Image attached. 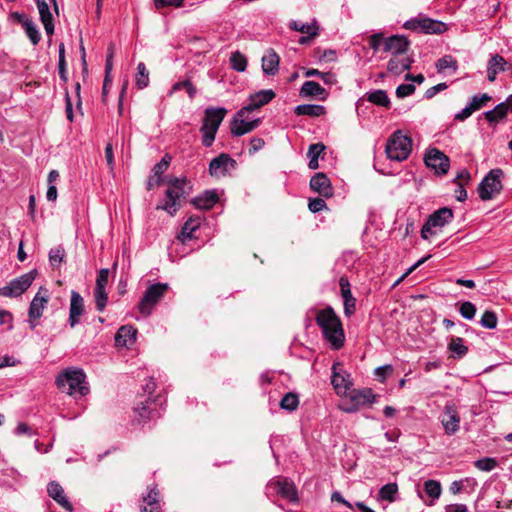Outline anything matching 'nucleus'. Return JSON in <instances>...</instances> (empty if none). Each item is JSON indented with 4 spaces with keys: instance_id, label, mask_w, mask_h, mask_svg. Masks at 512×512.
Returning <instances> with one entry per match:
<instances>
[{
    "instance_id": "nucleus-1",
    "label": "nucleus",
    "mask_w": 512,
    "mask_h": 512,
    "mask_svg": "<svg viewBox=\"0 0 512 512\" xmlns=\"http://www.w3.org/2000/svg\"><path fill=\"white\" fill-rule=\"evenodd\" d=\"M162 185H166V197L162 204V210L168 212L171 216L175 215L182 206L186 195L191 191L190 182L185 177H173L167 175L162 177Z\"/></svg>"
},
{
    "instance_id": "nucleus-2",
    "label": "nucleus",
    "mask_w": 512,
    "mask_h": 512,
    "mask_svg": "<svg viewBox=\"0 0 512 512\" xmlns=\"http://www.w3.org/2000/svg\"><path fill=\"white\" fill-rule=\"evenodd\" d=\"M316 323L322 334L334 349H340L344 344L342 323L331 307L320 310L316 315Z\"/></svg>"
},
{
    "instance_id": "nucleus-3",
    "label": "nucleus",
    "mask_w": 512,
    "mask_h": 512,
    "mask_svg": "<svg viewBox=\"0 0 512 512\" xmlns=\"http://www.w3.org/2000/svg\"><path fill=\"white\" fill-rule=\"evenodd\" d=\"M86 375L81 369H66L56 379L57 387L69 395L85 396L89 388L85 381Z\"/></svg>"
},
{
    "instance_id": "nucleus-4",
    "label": "nucleus",
    "mask_w": 512,
    "mask_h": 512,
    "mask_svg": "<svg viewBox=\"0 0 512 512\" xmlns=\"http://www.w3.org/2000/svg\"><path fill=\"white\" fill-rule=\"evenodd\" d=\"M227 114L225 108L209 107L205 110L203 124L201 126L202 144L205 147H210L214 140L216 133Z\"/></svg>"
},
{
    "instance_id": "nucleus-5",
    "label": "nucleus",
    "mask_w": 512,
    "mask_h": 512,
    "mask_svg": "<svg viewBox=\"0 0 512 512\" xmlns=\"http://www.w3.org/2000/svg\"><path fill=\"white\" fill-rule=\"evenodd\" d=\"M411 149V138L403 135L401 131H396L388 139L385 152L391 160L404 161L410 155Z\"/></svg>"
},
{
    "instance_id": "nucleus-6",
    "label": "nucleus",
    "mask_w": 512,
    "mask_h": 512,
    "mask_svg": "<svg viewBox=\"0 0 512 512\" xmlns=\"http://www.w3.org/2000/svg\"><path fill=\"white\" fill-rule=\"evenodd\" d=\"M503 171L500 168L492 169L478 185V194L481 200L488 201L499 194L503 188Z\"/></svg>"
},
{
    "instance_id": "nucleus-7",
    "label": "nucleus",
    "mask_w": 512,
    "mask_h": 512,
    "mask_svg": "<svg viewBox=\"0 0 512 512\" xmlns=\"http://www.w3.org/2000/svg\"><path fill=\"white\" fill-rule=\"evenodd\" d=\"M453 211L448 207H443L433 212L426 220L421 229V237L428 239L429 236L436 234L435 228H442L452 221Z\"/></svg>"
},
{
    "instance_id": "nucleus-8",
    "label": "nucleus",
    "mask_w": 512,
    "mask_h": 512,
    "mask_svg": "<svg viewBox=\"0 0 512 512\" xmlns=\"http://www.w3.org/2000/svg\"><path fill=\"white\" fill-rule=\"evenodd\" d=\"M36 271H30L10 281L6 286L0 288V295L5 297H18L22 295L33 283Z\"/></svg>"
},
{
    "instance_id": "nucleus-9",
    "label": "nucleus",
    "mask_w": 512,
    "mask_h": 512,
    "mask_svg": "<svg viewBox=\"0 0 512 512\" xmlns=\"http://www.w3.org/2000/svg\"><path fill=\"white\" fill-rule=\"evenodd\" d=\"M160 301V283L150 285L138 303V309L142 316H149Z\"/></svg>"
},
{
    "instance_id": "nucleus-10",
    "label": "nucleus",
    "mask_w": 512,
    "mask_h": 512,
    "mask_svg": "<svg viewBox=\"0 0 512 512\" xmlns=\"http://www.w3.org/2000/svg\"><path fill=\"white\" fill-rule=\"evenodd\" d=\"M445 433L454 435L460 429V416L457 407L453 403H447L443 413L439 417Z\"/></svg>"
},
{
    "instance_id": "nucleus-11",
    "label": "nucleus",
    "mask_w": 512,
    "mask_h": 512,
    "mask_svg": "<svg viewBox=\"0 0 512 512\" xmlns=\"http://www.w3.org/2000/svg\"><path fill=\"white\" fill-rule=\"evenodd\" d=\"M331 383L338 395L346 394L353 385L350 374L343 370L340 363L332 366Z\"/></svg>"
},
{
    "instance_id": "nucleus-12",
    "label": "nucleus",
    "mask_w": 512,
    "mask_h": 512,
    "mask_svg": "<svg viewBox=\"0 0 512 512\" xmlns=\"http://www.w3.org/2000/svg\"><path fill=\"white\" fill-rule=\"evenodd\" d=\"M268 491L273 490L282 498L287 499L290 502L298 501V492L295 484L287 478H279L275 481H271L267 485Z\"/></svg>"
},
{
    "instance_id": "nucleus-13",
    "label": "nucleus",
    "mask_w": 512,
    "mask_h": 512,
    "mask_svg": "<svg viewBox=\"0 0 512 512\" xmlns=\"http://www.w3.org/2000/svg\"><path fill=\"white\" fill-rule=\"evenodd\" d=\"M425 164L434 169L438 174H446L449 170V158L439 149H428L425 158Z\"/></svg>"
},
{
    "instance_id": "nucleus-14",
    "label": "nucleus",
    "mask_w": 512,
    "mask_h": 512,
    "mask_svg": "<svg viewBox=\"0 0 512 512\" xmlns=\"http://www.w3.org/2000/svg\"><path fill=\"white\" fill-rule=\"evenodd\" d=\"M247 113L240 116V110L235 114L230 124V131L234 136H242L253 131L260 124V119L250 120L246 117Z\"/></svg>"
},
{
    "instance_id": "nucleus-15",
    "label": "nucleus",
    "mask_w": 512,
    "mask_h": 512,
    "mask_svg": "<svg viewBox=\"0 0 512 512\" xmlns=\"http://www.w3.org/2000/svg\"><path fill=\"white\" fill-rule=\"evenodd\" d=\"M49 296L47 294V290H43L42 288L36 293L34 298L32 299L28 311L29 323L31 328H35L36 324L33 323V320H36L42 316L43 310L48 303Z\"/></svg>"
},
{
    "instance_id": "nucleus-16",
    "label": "nucleus",
    "mask_w": 512,
    "mask_h": 512,
    "mask_svg": "<svg viewBox=\"0 0 512 512\" xmlns=\"http://www.w3.org/2000/svg\"><path fill=\"white\" fill-rule=\"evenodd\" d=\"M236 161L226 153H221L219 156L211 160L209 164V172L211 176L222 177L225 176L229 168H234Z\"/></svg>"
},
{
    "instance_id": "nucleus-17",
    "label": "nucleus",
    "mask_w": 512,
    "mask_h": 512,
    "mask_svg": "<svg viewBox=\"0 0 512 512\" xmlns=\"http://www.w3.org/2000/svg\"><path fill=\"white\" fill-rule=\"evenodd\" d=\"M275 97V92L271 89L261 90L250 96L249 103L240 109V115L256 110L268 104Z\"/></svg>"
},
{
    "instance_id": "nucleus-18",
    "label": "nucleus",
    "mask_w": 512,
    "mask_h": 512,
    "mask_svg": "<svg viewBox=\"0 0 512 512\" xmlns=\"http://www.w3.org/2000/svg\"><path fill=\"white\" fill-rule=\"evenodd\" d=\"M310 188L322 197L330 198L333 196L331 181L327 175L322 172H318L312 176L310 179Z\"/></svg>"
},
{
    "instance_id": "nucleus-19",
    "label": "nucleus",
    "mask_w": 512,
    "mask_h": 512,
    "mask_svg": "<svg viewBox=\"0 0 512 512\" xmlns=\"http://www.w3.org/2000/svg\"><path fill=\"white\" fill-rule=\"evenodd\" d=\"M410 41L403 35H392L384 40V51L394 55L403 54L408 50Z\"/></svg>"
},
{
    "instance_id": "nucleus-20",
    "label": "nucleus",
    "mask_w": 512,
    "mask_h": 512,
    "mask_svg": "<svg viewBox=\"0 0 512 512\" xmlns=\"http://www.w3.org/2000/svg\"><path fill=\"white\" fill-rule=\"evenodd\" d=\"M84 312L83 297L76 291H72L69 309V325L71 328L79 323V318Z\"/></svg>"
},
{
    "instance_id": "nucleus-21",
    "label": "nucleus",
    "mask_w": 512,
    "mask_h": 512,
    "mask_svg": "<svg viewBox=\"0 0 512 512\" xmlns=\"http://www.w3.org/2000/svg\"><path fill=\"white\" fill-rule=\"evenodd\" d=\"M136 335L137 330L132 325H123L115 334V345L130 348L136 341Z\"/></svg>"
},
{
    "instance_id": "nucleus-22",
    "label": "nucleus",
    "mask_w": 512,
    "mask_h": 512,
    "mask_svg": "<svg viewBox=\"0 0 512 512\" xmlns=\"http://www.w3.org/2000/svg\"><path fill=\"white\" fill-rule=\"evenodd\" d=\"M350 402H353L359 409L366 405H371L376 401V395L372 389H353L349 393Z\"/></svg>"
},
{
    "instance_id": "nucleus-23",
    "label": "nucleus",
    "mask_w": 512,
    "mask_h": 512,
    "mask_svg": "<svg viewBox=\"0 0 512 512\" xmlns=\"http://www.w3.org/2000/svg\"><path fill=\"white\" fill-rule=\"evenodd\" d=\"M48 495L55 500L61 507L67 511H72L73 507L65 496L64 489L56 481H51L47 485Z\"/></svg>"
},
{
    "instance_id": "nucleus-24",
    "label": "nucleus",
    "mask_w": 512,
    "mask_h": 512,
    "mask_svg": "<svg viewBox=\"0 0 512 512\" xmlns=\"http://www.w3.org/2000/svg\"><path fill=\"white\" fill-rule=\"evenodd\" d=\"M159 491L157 485L149 489L147 495L142 497L140 502V512H160V504L158 501Z\"/></svg>"
},
{
    "instance_id": "nucleus-25",
    "label": "nucleus",
    "mask_w": 512,
    "mask_h": 512,
    "mask_svg": "<svg viewBox=\"0 0 512 512\" xmlns=\"http://www.w3.org/2000/svg\"><path fill=\"white\" fill-rule=\"evenodd\" d=\"M448 30L446 23L429 17H420V32L424 34H443Z\"/></svg>"
},
{
    "instance_id": "nucleus-26",
    "label": "nucleus",
    "mask_w": 512,
    "mask_h": 512,
    "mask_svg": "<svg viewBox=\"0 0 512 512\" xmlns=\"http://www.w3.org/2000/svg\"><path fill=\"white\" fill-rule=\"evenodd\" d=\"M279 61L277 53L273 49H268L261 59L263 73L269 76L276 75L279 71Z\"/></svg>"
},
{
    "instance_id": "nucleus-27",
    "label": "nucleus",
    "mask_w": 512,
    "mask_h": 512,
    "mask_svg": "<svg viewBox=\"0 0 512 512\" xmlns=\"http://www.w3.org/2000/svg\"><path fill=\"white\" fill-rule=\"evenodd\" d=\"M302 97H312L320 100H325L328 93L326 90L315 81H305L299 92Z\"/></svg>"
},
{
    "instance_id": "nucleus-28",
    "label": "nucleus",
    "mask_w": 512,
    "mask_h": 512,
    "mask_svg": "<svg viewBox=\"0 0 512 512\" xmlns=\"http://www.w3.org/2000/svg\"><path fill=\"white\" fill-rule=\"evenodd\" d=\"M35 2L46 34L52 35L54 33L53 16L50 12L47 2L45 0H35Z\"/></svg>"
},
{
    "instance_id": "nucleus-29",
    "label": "nucleus",
    "mask_w": 512,
    "mask_h": 512,
    "mask_svg": "<svg viewBox=\"0 0 512 512\" xmlns=\"http://www.w3.org/2000/svg\"><path fill=\"white\" fill-rule=\"evenodd\" d=\"M298 116L320 117L326 114V108L319 104H301L295 107Z\"/></svg>"
},
{
    "instance_id": "nucleus-30",
    "label": "nucleus",
    "mask_w": 512,
    "mask_h": 512,
    "mask_svg": "<svg viewBox=\"0 0 512 512\" xmlns=\"http://www.w3.org/2000/svg\"><path fill=\"white\" fill-rule=\"evenodd\" d=\"M17 19L21 22L23 29L27 37L30 39L33 45H37L40 42L41 35L37 25L31 19H23V16L16 14Z\"/></svg>"
},
{
    "instance_id": "nucleus-31",
    "label": "nucleus",
    "mask_w": 512,
    "mask_h": 512,
    "mask_svg": "<svg viewBox=\"0 0 512 512\" xmlns=\"http://www.w3.org/2000/svg\"><path fill=\"white\" fill-rule=\"evenodd\" d=\"M413 60L409 57L402 58H391L387 63V70L392 73L399 75L405 70H409L411 68Z\"/></svg>"
},
{
    "instance_id": "nucleus-32",
    "label": "nucleus",
    "mask_w": 512,
    "mask_h": 512,
    "mask_svg": "<svg viewBox=\"0 0 512 512\" xmlns=\"http://www.w3.org/2000/svg\"><path fill=\"white\" fill-rule=\"evenodd\" d=\"M141 407H137L135 411L139 416V423H146L147 420L153 417V414L157 413L156 403L154 400H151L150 397L147 398L145 402L141 403Z\"/></svg>"
},
{
    "instance_id": "nucleus-33",
    "label": "nucleus",
    "mask_w": 512,
    "mask_h": 512,
    "mask_svg": "<svg viewBox=\"0 0 512 512\" xmlns=\"http://www.w3.org/2000/svg\"><path fill=\"white\" fill-rule=\"evenodd\" d=\"M218 201V195L214 191H205L202 195L196 197L193 201L194 205L199 209H210Z\"/></svg>"
},
{
    "instance_id": "nucleus-34",
    "label": "nucleus",
    "mask_w": 512,
    "mask_h": 512,
    "mask_svg": "<svg viewBox=\"0 0 512 512\" xmlns=\"http://www.w3.org/2000/svg\"><path fill=\"white\" fill-rule=\"evenodd\" d=\"M448 350L452 352L453 358H462L468 352V347L464 344L461 337H452L448 343Z\"/></svg>"
},
{
    "instance_id": "nucleus-35",
    "label": "nucleus",
    "mask_w": 512,
    "mask_h": 512,
    "mask_svg": "<svg viewBox=\"0 0 512 512\" xmlns=\"http://www.w3.org/2000/svg\"><path fill=\"white\" fill-rule=\"evenodd\" d=\"M290 28L292 30L299 31L302 34L309 35L310 37H316L319 31L316 21H313L311 24L293 21L290 24Z\"/></svg>"
},
{
    "instance_id": "nucleus-36",
    "label": "nucleus",
    "mask_w": 512,
    "mask_h": 512,
    "mask_svg": "<svg viewBox=\"0 0 512 512\" xmlns=\"http://www.w3.org/2000/svg\"><path fill=\"white\" fill-rule=\"evenodd\" d=\"M436 69L438 73H443L447 69H451L455 73L458 69V62L451 55H445L437 60Z\"/></svg>"
},
{
    "instance_id": "nucleus-37",
    "label": "nucleus",
    "mask_w": 512,
    "mask_h": 512,
    "mask_svg": "<svg viewBox=\"0 0 512 512\" xmlns=\"http://www.w3.org/2000/svg\"><path fill=\"white\" fill-rule=\"evenodd\" d=\"M507 113L506 104L500 103L494 109L486 111L484 115L488 122L493 123L505 118Z\"/></svg>"
},
{
    "instance_id": "nucleus-38",
    "label": "nucleus",
    "mask_w": 512,
    "mask_h": 512,
    "mask_svg": "<svg viewBox=\"0 0 512 512\" xmlns=\"http://www.w3.org/2000/svg\"><path fill=\"white\" fill-rule=\"evenodd\" d=\"M368 101L371 103L389 108L390 107V99L384 90H375L373 92H370L367 96Z\"/></svg>"
},
{
    "instance_id": "nucleus-39",
    "label": "nucleus",
    "mask_w": 512,
    "mask_h": 512,
    "mask_svg": "<svg viewBox=\"0 0 512 512\" xmlns=\"http://www.w3.org/2000/svg\"><path fill=\"white\" fill-rule=\"evenodd\" d=\"M135 83L138 89H144L149 84V72L143 62L138 63Z\"/></svg>"
},
{
    "instance_id": "nucleus-40",
    "label": "nucleus",
    "mask_w": 512,
    "mask_h": 512,
    "mask_svg": "<svg viewBox=\"0 0 512 512\" xmlns=\"http://www.w3.org/2000/svg\"><path fill=\"white\" fill-rule=\"evenodd\" d=\"M398 493V485L396 483H388L383 485L379 490V499L393 502Z\"/></svg>"
},
{
    "instance_id": "nucleus-41",
    "label": "nucleus",
    "mask_w": 512,
    "mask_h": 512,
    "mask_svg": "<svg viewBox=\"0 0 512 512\" xmlns=\"http://www.w3.org/2000/svg\"><path fill=\"white\" fill-rule=\"evenodd\" d=\"M298 405L299 397L296 393L293 392L286 393L280 401V407L290 412L296 410Z\"/></svg>"
},
{
    "instance_id": "nucleus-42",
    "label": "nucleus",
    "mask_w": 512,
    "mask_h": 512,
    "mask_svg": "<svg viewBox=\"0 0 512 512\" xmlns=\"http://www.w3.org/2000/svg\"><path fill=\"white\" fill-rule=\"evenodd\" d=\"M231 67L238 71L244 72L247 67V58L239 51H235L230 56Z\"/></svg>"
},
{
    "instance_id": "nucleus-43",
    "label": "nucleus",
    "mask_w": 512,
    "mask_h": 512,
    "mask_svg": "<svg viewBox=\"0 0 512 512\" xmlns=\"http://www.w3.org/2000/svg\"><path fill=\"white\" fill-rule=\"evenodd\" d=\"M424 491L432 500H436L442 492L441 484L436 480H427L424 482Z\"/></svg>"
},
{
    "instance_id": "nucleus-44",
    "label": "nucleus",
    "mask_w": 512,
    "mask_h": 512,
    "mask_svg": "<svg viewBox=\"0 0 512 512\" xmlns=\"http://www.w3.org/2000/svg\"><path fill=\"white\" fill-rule=\"evenodd\" d=\"M65 249L57 246L49 251V262L53 268L59 267L65 258Z\"/></svg>"
},
{
    "instance_id": "nucleus-45",
    "label": "nucleus",
    "mask_w": 512,
    "mask_h": 512,
    "mask_svg": "<svg viewBox=\"0 0 512 512\" xmlns=\"http://www.w3.org/2000/svg\"><path fill=\"white\" fill-rule=\"evenodd\" d=\"M474 466L484 472H490L498 466V461L492 457H484L474 462Z\"/></svg>"
},
{
    "instance_id": "nucleus-46",
    "label": "nucleus",
    "mask_w": 512,
    "mask_h": 512,
    "mask_svg": "<svg viewBox=\"0 0 512 512\" xmlns=\"http://www.w3.org/2000/svg\"><path fill=\"white\" fill-rule=\"evenodd\" d=\"M201 219L199 217L189 218L182 227L181 234L184 238H192L193 232L199 228Z\"/></svg>"
},
{
    "instance_id": "nucleus-47",
    "label": "nucleus",
    "mask_w": 512,
    "mask_h": 512,
    "mask_svg": "<svg viewBox=\"0 0 512 512\" xmlns=\"http://www.w3.org/2000/svg\"><path fill=\"white\" fill-rule=\"evenodd\" d=\"M498 323V318L495 312L486 310L480 319V324L482 327L486 329H494L496 328Z\"/></svg>"
},
{
    "instance_id": "nucleus-48",
    "label": "nucleus",
    "mask_w": 512,
    "mask_h": 512,
    "mask_svg": "<svg viewBox=\"0 0 512 512\" xmlns=\"http://www.w3.org/2000/svg\"><path fill=\"white\" fill-rule=\"evenodd\" d=\"M306 77H320L325 84H331L334 82V76L330 72H321L318 69L309 68L304 72Z\"/></svg>"
},
{
    "instance_id": "nucleus-49",
    "label": "nucleus",
    "mask_w": 512,
    "mask_h": 512,
    "mask_svg": "<svg viewBox=\"0 0 512 512\" xmlns=\"http://www.w3.org/2000/svg\"><path fill=\"white\" fill-rule=\"evenodd\" d=\"M94 297H95L96 309L98 311H103L107 304V301H108V295L106 293V289L98 290V288H95Z\"/></svg>"
},
{
    "instance_id": "nucleus-50",
    "label": "nucleus",
    "mask_w": 512,
    "mask_h": 512,
    "mask_svg": "<svg viewBox=\"0 0 512 512\" xmlns=\"http://www.w3.org/2000/svg\"><path fill=\"white\" fill-rule=\"evenodd\" d=\"M459 312L463 318L472 320L476 314V307L473 303L466 301L461 304Z\"/></svg>"
},
{
    "instance_id": "nucleus-51",
    "label": "nucleus",
    "mask_w": 512,
    "mask_h": 512,
    "mask_svg": "<svg viewBox=\"0 0 512 512\" xmlns=\"http://www.w3.org/2000/svg\"><path fill=\"white\" fill-rule=\"evenodd\" d=\"M160 186V162L156 163L153 167V175L147 181V190Z\"/></svg>"
},
{
    "instance_id": "nucleus-52",
    "label": "nucleus",
    "mask_w": 512,
    "mask_h": 512,
    "mask_svg": "<svg viewBox=\"0 0 512 512\" xmlns=\"http://www.w3.org/2000/svg\"><path fill=\"white\" fill-rule=\"evenodd\" d=\"M491 97L488 94L475 95L472 97L471 102L468 104L469 107H472L473 111L479 110L486 102L490 101Z\"/></svg>"
},
{
    "instance_id": "nucleus-53",
    "label": "nucleus",
    "mask_w": 512,
    "mask_h": 512,
    "mask_svg": "<svg viewBox=\"0 0 512 512\" xmlns=\"http://www.w3.org/2000/svg\"><path fill=\"white\" fill-rule=\"evenodd\" d=\"M339 286H340L341 296L343 298V301L353 297L348 278L341 277L339 280Z\"/></svg>"
},
{
    "instance_id": "nucleus-54",
    "label": "nucleus",
    "mask_w": 512,
    "mask_h": 512,
    "mask_svg": "<svg viewBox=\"0 0 512 512\" xmlns=\"http://www.w3.org/2000/svg\"><path fill=\"white\" fill-rule=\"evenodd\" d=\"M109 278V269L103 268L98 272L95 288L106 289Z\"/></svg>"
},
{
    "instance_id": "nucleus-55",
    "label": "nucleus",
    "mask_w": 512,
    "mask_h": 512,
    "mask_svg": "<svg viewBox=\"0 0 512 512\" xmlns=\"http://www.w3.org/2000/svg\"><path fill=\"white\" fill-rule=\"evenodd\" d=\"M173 89L174 90L184 89L191 99L194 98V96L196 94V88L193 86V84L189 80H185V81L176 83L174 85Z\"/></svg>"
},
{
    "instance_id": "nucleus-56",
    "label": "nucleus",
    "mask_w": 512,
    "mask_h": 512,
    "mask_svg": "<svg viewBox=\"0 0 512 512\" xmlns=\"http://www.w3.org/2000/svg\"><path fill=\"white\" fill-rule=\"evenodd\" d=\"M308 208L311 212L317 213L327 208V205L322 198H312L309 199Z\"/></svg>"
},
{
    "instance_id": "nucleus-57",
    "label": "nucleus",
    "mask_w": 512,
    "mask_h": 512,
    "mask_svg": "<svg viewBox=\"0 0 512 512\" xmlns=\"http://www.w3.org/2000/svg\"><path fill=\"white\" fill-rule=\"evenodd\" d=\"M115 54V45L110 43L107 48L106 62H105V74L110 75L113 67L112 59Z\"/></svg>"
},
{
    "instance_id": "nucleus-58",
    "label": "nucleus",
    "mask_w": 512,
    "mask_h": 512,
    "mask_svg": "<svg viewBox=\"0 0 512 512\" xmlns=\"http://www.w3.org/2000/svg\"><path fill=\"white\" fill-rule=\"evenodd\" d=\"M415 92V86L413 84H401L396 89V96L398 98H404L412 95Z\"/></svg>"
},
{
    "instance_id": "nucleus-59",
    "label": "nucleus",
    "mask_w": 512,
    "mask_h": 512,
    "mask_svg": "<svg viewBox=\"0 0 512 512\" xmlns=\"http://www.w3.org/2000/svg\"><path fill=\"white\" fill-rule=\"evenodd\" d=\"M325 148L326 147L323 143L311 144L307 152V157L311 158L312 156H314L316 159H319L320 155L324 152Z\"/></svg>"
},
{
    "instance_id": "nucleus-60",
    "label": "nucleus",
    "mask_w": 512,
    "mask_h": 512,
    "mask_svg": "<svg viewBox=\"0 0 512 512\" xmlns=\"http://www.w3.org/2000/svg\"><path fill=\"white\" fill-rule=\"evenodd\" d=\"M506 64L505 59L500 55H494L491 57L488 63V67L496 68V70L504 71V65Z\"/></svg>"
},
{
    "instance_id": "nucleus-61",
    "label": "nucleus",
    "mask_w": 512,
    "mask_h": 512,
    "mask_svg": "<svg viewBox=\"0 0 512 512\" xmlns=\"http://www.w3.org/2000/svg\"><path fill=\"white\" fill-rule=\"evenodd\" d=\"M340 409L346 413H354L360 410L358 406H356L353 402H350L348 394L340 404Z\"/></svg>"
},
{
    "instance_id": "nucleus-62",
    "label": "nucleus",
    "mask_w": 512,
    "mask_h": 512,
    "mask_svg": "<svg viewBox=\"0 0 512 512\" xmlns=\"http://www.w3.org/2000/svg\"><path fill=\"white\" fill-rule=\"evenodd\" d=\"M382 43L384 44V39H383V35L380 33H375V34L371 35L369 38L370 47L374 51H377Z\"/></svg>"
},
{
    "instance_id": "nucleus-63",
    "label": "nucleus",
    "mask_w": 512,
    "mask_h": 512,
    "mask_svg": "<svg viewBox=\"0 0 512 512\" xmlns=\"http://www.w3.org/2000/svg\"><path fill=\"white\" fill-rule=\"evenodd\" d=\"M447 84L446 83H439L433 87H430L429 89L426 90L425 92V97L427 99H431L433 98L437 93H439L440 91L442 90H445L447 88Z\"/></svg>"
},
{
    "instance_id": "nucleus-64",
    "label": "nucleus",
    "mask_w": 512,
    "mask_h": 512,
    "mask_svg": "<svg viewBox=\"0 0 512 512\" xmlns=\"http://www.w3.org/2000/svg\"><path fill=\"white\" fill-rule=\"evenodd\" d=\"M393 368L391 365L387 364L384 366L377 367L374 371L375 376L378 377L379 380L384 381L387 373H391Z\"/></svg>"
}]
</instances>
